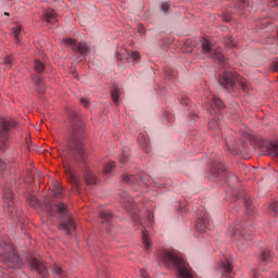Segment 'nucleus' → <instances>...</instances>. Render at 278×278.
Returning <instances> with one entry per match:
<instances>
[{
	"label": "nucleus",
	"instance_id": "2f4dec72",
	"mask_svg": "<svg viewBox=\"0 0 278 278\" xmlns=\"http://www.w3.org/2000/svg\"><path fill=\"white\" fill-rule=\"evenodd\" d=\"M53 197H62V187L60 185H54L52 187Z\"/></svg>",
	"mask_w": 278,
	"mask_h": 278
},
{
	"label": "nucleus",
	"instance_id": "20e7f679",
	"mask_svg": "<svg viewBox=\"0 0 278 278\" xmlns=\"http://www.w3.org/2000/svg\"><path fill=\"white\" fill-rule=\"evenodd\" d=\"M219 84L226 88H233V86H239L243 92H249V83L242 77H237L231 72L224 71L219 74Z\"/></svg>",
	"mask_w": 278,
	"mask_h": 278
},
{
	"label": "nucleus",
	"instance_id": "a18cd8bd",
	"mask_svg": "<svg viewBox=\"0 0 278 278\" xmlns=\"http://www.w3.org/2000/svg\"><path fill=\"white\" fill-rule=\"evenodd\" d=\"M36 199L35 198H30V205H36Z\"/></svg>",
	"mask_w": 278,
	"mask_h": 278
},
{
	"label": "nucleus",
	"instance_id": "4c0bfd02",
	"mask_svg": "<svg viewBox=\"0 0 278 278\" xmlns=\"http://www.w3.org/2000/svg\"><path fill=\"white\" fill-rule=\"evenodd\" d=\"M80 103L81 105H84L85 108H88V104L90 103V101L86 98H81L80 99Z\"/></svg>",
	"mask_w": 278,
	"mask_h": 278
},
{
	"label": "nucleus",
	"instance_id": "39448f33",
	"mask_svg": "<svg viewBox=\"0 0 278 278\" xmlns=\"http://www.w3.org/2000/svg\"><path fill=\"white\" fill-rule=\"evenodd\" d=\"M0 258L7 264L8 268H23V262H21L18 255L14 253V248L10 243L3 245Z\"/></svg>",
	"mask_w": 278,
	"mask_h": 278
},
{
	"label": "nucleus",
	"instance_id": "79ce46f5",
	"mask_svg": "<svg viewBox=\"0 0 278 278\" xmlns=\"http://www.w3.org/2000/svg\"><path fill=\"white\" fill-rule=\"evenodd\" d=\"M5 168H7L5 162L0 160V170H5Z\"/></svg>",
	"mask_w": 278,
	"mask_h": 278
},
{
	"label": "nucleus",
	"instance_id": "1a4fd4ad",
	"mask_svg": "<svg viewBox=\"0 0 278 278\" xmlns=\"http://www.w3.org/2000/svg\"><path fill=\"white\" fill-rule=\"evenodd\" d=\"M63 42L67 47H71L72 51H74V53H77L81 58H86V55L90 53V46H88V43L86 42H76L72 38L63 39Z\"/></svg>",
	"mask_w": 278,
	"mask_h": 278
},
{
	"label": "nucleus",
	"instance_id": "72a5a7b5",
	"mask_svg": "<svg viewBox=\"0 0 278 278\" xmlns=\"http://www.w3.org/2000/svg\"><path fill=\"white\" fill-rule=\"evenodd\" d=\"M208 128L213 131H216V129H218V122L216 121V118L210 121Z\"/></svg>",
	"mask_w": 278,
	"mask_h": 278
},
{
	"label": "nucleus",
	"instance_id": "9d476101",
	"mask_svg": "<svg viewBox=\"0 0 278 278\" xmlns=\"http://www.w3.org/2000/svg\"><path fill=\"white\" fill-rule=\"evenodd\" d=\"M261 149L265 153V155H269V157H277L278 155V141H262L260 143Z\"/></svg>",
	"mask_w": 278,
	"mask_h": 278
},
{
	"label": "nucleus",
	"instance_id": "6ab92c4d",
	"mask_svg": "<svg viewBox=\"0 0 278 278\" xmlns=\"http://www.w3.org/2000/svg\"><path fill=\"white\" fill-rule=\"evenodd\" d=\"M261 260L265 264H270V262H273V254L270 253V250H268V249L263 250L262 255H261Z\"/></svg>",
	"mask_w": 278,
	"mask_h": 278
},
{
	"label": "nucleus",
	"instance_id": "f257e3e1",
	"mask_svg": "<svg viewBox=\"0 0 278 278\" xmlns=\"http://www.w3.org/2000/svg\"><path fill=\"white\" fill-rule=\"evenodd\" d=\"M72 122V130L70 135V152L66 150H59V155L66 162L68 157H73L76 162H86L88 153L86 152V147L84 146V123L77 113H72L70 115Z\"/></svg>",
	"mask_w": 278,
	"mask_h": 278
},
{
	"label": "nucleus",
	"instance_id": "aec40b11",
	"mask_svg": "<svg viewBox=\"0 0 278 278\" xmlns=\"http://www.w3.org/2000/svg\"><path fill=\"white\" fill-rule=\"evenodd\" d=\"M123 181L125 184H129L130 186H136V184H140V180H138V177H136L134 175L123 176Z\"/></svg>",
	"mask_w": 278,
	"mask_h": 278
},
{
	"label": "nucleus",
	"instance_id": "bb28decb",
	"mask_svg": "<svg viewBox=\"0 0 278 278\" xmlns=\"http://www.w3.org/2000/svg\"><path fill=\"white\" fill-rule=\"evenodd\" d=\"M116 167V163L114 161L109 162L104 167V175H112V170Z\"/></svg>",
	"mask_w": 278,
	"mask_h": 278
},
{
	"label": "nucleus",
	"instance_id": "ddd939ff",
	"mask_svg": "<svg viewBox=\"0 0 278 278\" xmlns=\"http://www.w3.org/2000/svg\"><path fill=\"white\" fill-rule=\"evenodd\" d=\"M210 227V217L207 215L198 216V222L195 224L197 231H199L202 236L207 233V228Z\"/></svg>",
	"mask_w": 278,
	"mask_h": 278
},
{
	"label": "nucleus",
	"instance_id": "0eeeda50",
	"mask_svg": "<svg viewBox=\"0 0 278 278\" xmlns=\"http://www.w3.org/2000/svg\"><path fill=\"white\" fill-rule=\"evenodd\" d=\"M2 199L4 203V208L7 210L10 218H18L16 206L14 204V193L10 186L5 185L2 189Z\"/></svg>",
	"mask_w": 278,
	"mask_h": 278
},
{
	"label": "nucleus",
	"instance_id": "b1692460",
	"mask_svg": "<svg viewBox=\"0 0 278 278\" xmlns=\"http://www.w3.org/2000/svg\"><path fill=\"white\" fill-rule=\"evenodd\" d=\"M121 96V89L118 86H113L111 89V98L114 103L118 104V97Z\"/></svg>",
	"mask_w": 278,
	"mask_h": 278
},
{
	"label": "nucleus",
	"instance_id": "c85d7f7f",
	"mask_svg": "<svg viewBox=\"0 0 278 278\" xmlns=\"http://www.w3.org/2000/svg\"><path fill=\"white\" fill-rule=\"evenodd\" d=\"M51 270L54 273L55 277L58 278H64V270L58 265H53L51 267Z\"/></svg>",
	"mask_w": 278,
	"mask_h": 278
},
{
	"label": "nucleus",
	"instance_id": "5701e85b",
	"mask_svg": "<svg viewBox=\"0 0 278 278\" xmlns=\"http://www.w3.org/2000/svg\"><path fill=\"white\" fill-rule=\"evenodd\" d=\"M21 34H23V26L21 24H15L13 26V35L17 42L21 40Z\"/></svg>",
	"mask_w": 278,
	"mask_h": 278
},
{
	"label": "nucleus",
	"instance_id": "9b49d317",
	"mask_svg": "<svg viewBox=\"0 0 278 278\" xmlns=\"http://www.w3.org/2000/svg\"><path fill=\"white\" fill-rule=\"evenodd\" d=\"M30 266L37 273H39L41 278H46L47 275H49V270H47V265H45V262L42 260H40L39 257L30 258Z\"/></svg>",
	"mask_w": 278,
	"mask_h": 278
},
{
	"label": "nucleus",
	"instance_id": "c03bdc74",
	"mask_svg": "<svg viewBox=\"0 0 278 278\" xmlns=\"http://www.w3.org/2000/svg\"><path fill=\"white\" fill-rule=\"evenodd\" d=\"M148 220L150 225H153V215L149 214Z\"/></svg>",
	"mask_w": 278,
	"mask_h": 278
},
{
	"label": "nucleus",
	"instance_id": "e433bc0d",
	"mask_svg": "<svg viewBox=\"0 0 278 278\" xmlns=\"http://www.w3.org/2000/svg\"><path fill=\"white\" fill-rule=\"evenodd\" d=\"M226 47L231 49V47H236V42L233 41V37H229L226 41Z\"/></svg>",
	"mask_w": 278,
	"mask_h": 278
},
{
	"label": "nucleus",
	"instance_id": "c756f323",
	"mask_svg": "<svg viewBox=\"0 0 278 278\" xmlns=\"http://www.w3.org/2000/svg\"><path fill=\"white\" fill-rule=\"evenodd\" d=\"M138 142L143 149H149V139L144 135L138 137Z\"/></svg>",
	"mask_w": 278,
	"mask_h": 278
},
{
	"label": "nucleus",
	"instance_id": "393cba45",
	"mask_svg": "<svg viewBox=\"0 0 278 278\" xmlns=\"http://www.w3.org/2000/svg\"><path fill=\"white\" fill-rule=\"evenodd\" d=\"M142 243L147 251H149V249H151V247H152L151 240L149 239V232L147 230L142 231Z\"/></svg>",
	"mask_w": 278,
	"mask_h": 278
},
{
	"label": "nucleus",
	"instance_id": "a211bd4d",
	"mask_svg": "<svg viewBox=\"0 0 278 278\" xmlns=\"http://www.w3.org/2000/svg\"><path fill=\"white\" fill-rule=\"evenodd\" d=\"M222 268L226 273L225 275H226L227 278L232 277L231 270H233V265L230 263L229 260H224L222 262Z\"/></svg>",
	"mask_w": 278,
	"mask_h": 278
},
{
	"label": "nucleus",
	"instance_id": "412c9836",
	"mask_svg": "<svg viewBox=\"0 0 278 278\" xmlns=\"http://www.w3.org/2000/svg\"><path fill=\"white\" fill-rule=\"evenodd\" d=\"M112 218H113V215H112V212L110 211H103L101 214H100V223H112Z\"/></svg>",
	"mask_w": 278,
	"mask_h": 278
},
{
	"label": "nucleus",
	"instance_id": "3c124183",
	"mask_svg": "<svg viewBox=\"0 0 278 278\" xmlns=\"http://www.w3.org/2000/svg\"><path fill=\"white\" fill-rule=\"evenodd\" d=\"M139 31H142V26L139 27Z\"/></svg>",
	"mask_w": 278,
	"mask_h": 278
},
{
	"label": "nucleus",
	"instance_id": "4468645a",
	"mask_svg": "<svg viewBox=\"0 0 278 278\" xmlns=\"http://www.w3.org/2000/svg\"><path fill=\"white\" fill-rule=\"evenodd\" d=\"M225 108V104L220 99L215 96H212L208 102V110H211V114H216V112H220Z\"/></svg>",
	"mask_w": 278,
	"mask_h": 278
},
{
	"label": "nucleus",
	"instance_id": "a19ab883",
	"mask_svg": "<svg viewBox=\"0 0 278 278\" xmlns=\"http://www.w3.org/2000/svg\"><path fill=\"white\" fill-rule=\"evenodd\" d=\"M130 55L132 60H138V58H140V54L138 52H131Z\"/></svg>",
	"mask_w": 278,
	"mask_h": 278
},
{
	"label": "nucleus",
	"instance_id": "f03ea898",
	"mask_svg": "<svg viewBox=\"0 0 278 278\" xmlns=\"http://www.w3.org/2000/svg\"><path fill=\"white\" fill-rule=\"evenodd\" d=\"M163 264L170 268L173 266L176 268L178 278H194V274L192 273V268L186 261H184V256L177 252H168L165 251L162 253Z\"/></svg>",
	"mask_w": 278,
	"mask_h": 278
},
{
	"label": "nucleus",
	"instance_id": "09e8293b",
	"mask_svg": "<svg viewBox=\"0 0 278 278\" xmlns=\"http://www.w3.org/2000/svg\"><path fill=\"white\" fill-rule=\"evenodd\" d=\"M269 1H273V5H278V0H269Z\"/></svg>",
	"mask_w": 278,
	"mask_h": 278
},
{
	"label": "nucleus",
	"instance_id": "58836bf2",
	"mask_svg": "<svg viewBox=\"0 0 278 278\" xmlns=\"http://www.w3.org/2000/svg\"><path fill=\"white\" fill-rule=\"evenodd\" d=\"M128 157H129V154H122V157L119 159L121 164H125Z\"/></svg>",
	"mask_w": 278,
	"mask_h": 278
},
{
	"label": "nucleus",
	"instance_id": "7ed1b4c3",
	"mask_svg": "<svg viewBox=\"0 0 278 278\" xmlns=\"http://www.w3.org/2000/svg\"><path fill=\"white\" fill-rule=\"evenodd\" d=\"M46 210L50 216H56L60 220L59 229L60 231H64L67 236L73 233V229H75V223L68 214V210L66 208V204L62 202H56L54 205L47 204Z\"/></svg>",
	"mask_w": 278,
	"mask_h": 278
},
{
	"label": "nucleus",
	"instance_id": "37998d69",
	"mask_svg": "<svg viewBox=\"0 0 278 278\" xmlns=\"http://www.w3.org/2000/svg\"><path fill=\"white\" fill-rule=\"evenodd\" d=\"M247 212H248V214H250L251 213V202H247Z\"/></svg>",
	"mask_w": 278,
	"mask_h": 278
},
{
	"label": "nucleus",
	"instance_id": "f8f14e48",
	"mask_svg": "<svg viewBox=\"0 0 278 278\" xmlns=\"http://www.w3.org/2000/svg\"><path fill=\"white\" fill-rule=\"evenodd\" d=\"M12 123L3 119L0 121V143L2 144L0 147L1 151H3V146L5 144V142H8V138H10L8 131H10Z\"/></svg>",
	"mask_w": 278,
	"mask_h": 278
},
{
	"label": "nucleus",
	"instance_id": "dca6fc26",
	"mask_svg": "<svg viewBox=\"0 0 278 278\" xmlns=\"http://www.w3.org/2000/svg\"><path fill=\"white\" fill-rule=\"evenodd\" d=\"M65 173L67 174V177L70 179V182L72 184L74 190L79 191V177H77V175H75V173H73V170H71V168H66Z\"/></svg>",
	"mask_w": 278,
	"mask_h": 278
},
{
	"label": "nucleus",
	"instance_id": "ea45409f",
	"mask_svg": "<svg viewBox=\"0 0 278 278\" xmlns=\"http://www.w3.org/2000/svg\"><path fill=\"white\" fill-rule=\"evenodd\" d=\"M169 8H170V5H168V3H163L162 4V11L165 12V13L168 12Z\"/></svg>",
	"mask_w": 278,
	"mask_h": 278
},
{
	"label": "nucleus",
	"instance_id": "f3484780",
	"mask_svg": "<svg viewBox=\"0 0 278 278\" xmlns=\"http://www.w3.org/2000/svg\"><path fill=\"white\" fill-rule=\"evenodd\" d=\"M43 21L50 24L58 23V14L55 13V11L48 9L43 14Z\"/></svg>",
	"mask_w": 278,
	"mask_h": 278
},
{
	"label": "nucleus",
	"instance_id": "8fccbe9b",
	"mask_svg": "<svg viewBox=\"0 0 278 278\" xmlns=\"http://www.w3.org/2000/svg\"><path fill=\"white\" fill-rule=\"evenodd\" d=\"M5 64H10V59H5Z\"/></svg>",
	"mask_w": 278,
	"mask_h": 278
},
{
	"label": "nucleus",
	"instance_id": "4be33fe9",
	"mask_svg": "<svg viewBox=\"0 0 278 278\" xmlns=\"http://www.w3.org/2000/svg\"><path fill=\"white\" fill-rule=\"evenodd\" d=\"M35 84L37 86V91L39 94L45 92V80L40 76H35Z\"/></svg>",
	"mask_w": 278,
	"mask_h": 278
},
{
	"label": "nucleus",
	"instance_id": "de8ad7c7",
	"mask_svg": "<svg viewBox=\"0 0 278 278\" xmlns=\"http://www.w3.org/2000/svg\"><path fill=\"white\" fill-rule=\"evenodd\" d=\"M274 71H278V62L274 64Z\"/></svg>",
	"mask_w": 278,
	"mask_h": 278
},
{
	"label": "nucleus",
	"instance_id": "7c9ffc66",
	"mask_svg": "<svg viewBox=\"0 0 278 278\" xmlns=\"http://www.w3.org/2000/svg\"><path fill=\"white\" fill-rule=\"evenodd\" d=\"M34 68L37 73H42L45 71V63L40 60L35 61Z\"/></svg>",
	"mask_w": 278,
	"mask_h": 278
},
{
	"label": "nucleus",
	"instance_id": "f704fd0d",
	"mask_svg": "<svg viewBox=\"0 0 278 278\" xmlns=\"http://www.w3.org/2000/svg\"><path fill=\"white\" fill-rule=\"evenodd\" d=\"M249 7V1L248 0H239L237 3L236 8H239L241 10H244V8Z\"/></svg>",
	"mask_w": 278,
	"mask_h": 278
},
{
	"label": "nucleus",
	"instance_id": "c9c22d12",
	"mask_svg": "<svg viewBox=\"0 0 278 278\" xmlns=\"http://www.w3.org/2000/svg\"><path fill=\"white\" fill-rule=\"evenodd\" d=\"M251 278H264V275H262L260 271L257 270H253L251 271ZM273 278H277L276 274H274Z\"/></svg>",
	"mask_w": 278,
	"mask_h": 278
},
{
	"label": "nucleus",
	"instance_id": "423d86ee",
	"mask_svg": "<svg viewBox=\"0 0 278 278\" xmlns=\"http://www.w3.org/2000/svg\"><path fill=\"white\" fill-rule=\"evenodd\" d=\"M230 236L237 243L239 251H244L249 247V240H251V235L247 229H240V225H233L229 227Z\"/></svg>",
	"mask_w": 278,
	"mask_h": 278
},
{
	"label": "nucleus",
	"instance_id": "2eb2a0df",
	"mask_svg": "<svg viewBox=\"0 0 278 278\" xmlns=\"http://www.w3.org/2000/svg\"><path fill=\"white\" fill-rule=\"evenodd\" d=\"M212 175L213 177H219V179H225V165H223V163L213 162Z\"/></svg>",
	"mask_w": 278,
	"mask_h": 278
},
{
	"label": "nucleus",
	"instance_id": "a878e982",
	"mask_svg": "<svg viewBox=\"0 0 278 278\" xmlns=\"http://www.w3.org/2000/svg\"><path fill=\"white\" fill-rule=\"evenodd\" d=\"M137 205L138 204L136 203V201H134V199L131 198L124 200V206L126 210H128V212H131V210H136Z\"/></svg>",
	"mask_w": 278,
	"mask_h": 278
},
{
	"label": "nucleus",
	"instance_id": "cd10ccee",
	"mask_svg": "<svg viewBox=\"0 0 278 278\" xmlns=\"http://www.w3.org/2000/svg\"><path fill=\"white\" fill-rule=\"evenodd\" d=\"M85 179L87 184H90V185L97 184V176H94L92 172H87V174L85 175Z\"/></svg>",
	"mask_w": 278,
	"mask_h": 278
},
{
	"label": "nucleus",
	"instance_id": "49530a36",
	"mask_svg": "<svg viewBox=\"0 0 278 278\" xmlns=\"http://www.w3.org/2000/svg\"><path fill=\"white\" fill-rule=\"evenodd\" d=\"M225 21L226 23H229V21H231V16H226Z\"/></svg>",
	"mask_w": 278,
	"mask_h": 278
},
{
	"label": "nucleus",
	"instance_id": "6e6552de",
	"mask_svg": "<svg viewBox=\"0 0 278 278\" xmlns=\"http://www.w3.org/2000/svg\"><path fill=\"white\" fill-rule=\"evenodd\" d=\"M202 51L205 53V55H207V58H211V60L214 62H218L220 66H225L227 64V59H225V55L218 51H215L207 39H203L202 41Z\"/></svg>",
	"mask_w": 278,
	"mask_h": 278
},
{
	"label": "nucleus",
	"instance_id": "473e14b6",
	"mask_svg": "<svg viewBox=\"0 0 278 278\" xmlns=\"http://www.w3.org/2000/svg\"><path fill=\"white\" fill-rule=\"evenodd\" d=\"M269 212L274 214V216H278V202H273L270 204Z\"/></svg>",
	"mask_w": 278,
	"mask_h": 278
}]
</instances>
